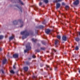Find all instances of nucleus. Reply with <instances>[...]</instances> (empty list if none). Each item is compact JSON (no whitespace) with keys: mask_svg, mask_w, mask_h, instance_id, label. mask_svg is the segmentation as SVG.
Segmentation results:
<instances>
[{"mask_svg":"<svg viewBox=\"0 0 80 80\" xmlns=\"http://www.w3.org/2000/svg\"><path fill=\"white\" fill-rule=\"evenodd\" d=\"M62 5H65V3L62 2Z\"/></svg>","mask_w":80,"mask_h":80,"instance_id":"obj_40","label":"nucleus"},{"mask_svg":"<svg viewBox=\"0 0 80 80\" xmlns=\"http://www.w3.org/2000/svg\"><path fill=\"white\" fill-rule=\"evenodd\" d=\"M13 23L14 25H17V23H18V21L17 20H15L13 22Z\"/></svg>","mask_w":80,"mask_h":80,"instance_id":"obj_15","label":"nucleus"},{"mask_svg":"<svg viewBox=\"0 0 80 80\" xmlns=\"http://www.w3.org/2000/svg\"><path fill=\"white\" fill-rule=\"evenodd\" d=\"M10 73H13L14 74L15 73V72H14V71H13V70H12L10 71Z\"/></svg>","mask_w":80,"mask_h":80,"instance_id":"obj_27","label":"nucleus"},{"mask_svg":"<svg viewBox=\"0 0 80 80\" xmlns=\"http://www.w3.org/2000/svg\"><path fill=\"white\" fill-rule=\"evenodd\" d=\"M14 38V36H11L9 38V40H12Z\"/></svg>","mask_w":80,"mask_h":80,"instance_id":"obj_25","label":"nucleus"},{"mask_svg":"<svg viewBox=\"0 0 80 80\" xmlns=\"http://www.w3.org/2000/svg\"><path fill=\"white\" fill-rule=\"evenodd\" d=\"M1 33V32H0V33Z\"/></svg>","mask_w":80,"mask_h":80,"instance_id":"obj_51","label":"nucleus"},{"mask_svg":"<svg viewBox=\"0 0 80 80\" xmlns=\"http://www.w3.org/2000/svg\"><path fill=\"white\" fill-rule=\"evenodd\" d=\"M63 0H54L53 2H56L57 3V2H62Z\"/></svg>","mask_w":80,"mask_h":80,"instance_id":"obj_14","label":"nucleus"},{"mask_svg":"<svg viewBox=\"0 0 80 80\" xmlns=\"http://www.w3.org/2000/svg\"><path fill=\"white\" fill-rule=\"evenodd\" d=\"M42 5V2H40L39 3V6H41Z\"/></svg>","mask_w":80,"mask_h":80,"instance_id":"obj_33","label":"nucleus"},{"mask_svg":"<svg viewBox=\"0 0 80 80\" xmlns=\"http://www.w3.org/2000/svg\"><path fill=\"white\" fill-rule=\"evenodd\" d=\"M41 50H45V48H41Z\"/></svg>","mask_w":80,"mask_h":80,"instance_id":"obj_31","label":"nucleus"},{"mask_svg":"<svg viewBox=\"0 0 80 80\" xmlns=\"http://www.w3.org/2000/svg\"><path fill=\"white\" fill-rule=\"evenodd\" d=\"M13 68L14 69H15V68H16L15 67V65L14 64V65L13 66Z\"/></svg>","mask_w":80,"mask_h":80,"instance_id":"obj_34","label":"nucleus"},{"mask_svg":"<svg viewBox=\"0 0 80 80\" xmlns=\"http://www.w3.org/2000/svg\"><path fill=\"white\" fill-rule=\"evenodd\" d=\"M79 49V48H78V47L76 46L75 48V50H78Z\"/></svg>","mask_w":80,"mask_h":80,"instance_id":"obj_29","label":"nucleus"},{"mask_svg":"<svg viewBox=\"0 0 80 80\" xmlns=\"http://www.w3.org/2000/svg\"><path fill=\"white\" fill-rule=\"evenodd\" d=\"M32 57L33 58H35V55H33Z\"/></svg>","mask_w":80,"mask_h":80,"instance_id":"obj_38","label":"nucleus"},{"mask_svg":"<svg viewBox=\"0 0 80 80\" xmlns=\"http://www.w3.org/2000/svg\"><path fill=\"white\" fill-rule=\"evenodd\" d=\"M58 40H56L55 41V45H57V43H58Z\"/></svg>","mask_w":80,"mask_h":80,"instance_id":"obj_20","label":"nucleus"},{"mask_svg":"<svg viewBox=\"0 0 80 80\" xmlns=\"http://www.w3.org/2000/svg\"><path fill=\"white\" fill-rule=\"evenodd\" d=\"M65 8L67 10H68V9L69 8V6H65Z\"/></svg>","mask_w":80,"mask_h":80,"instance_id":"obj_22","label":"nucleus"},{"mask_svg":"<svg viewBox=\"0 0 80 80\" xmlns=\"http://www.w3.org/2000/svg\"><path fill=\"white\" fill-rule=\"evenodd\" d=\"M29 63H30L28 62H26V64H27V65H29Z\"/></svg>","mask_w":80,"mask_h":80,"instance_id":"obj_39","label":"nucleus"},{"mask_svg":"<svg viewBox=\"0 0 80 80\" xmlns=\"http://www.w3.org/2000/svg\"><path fill=\"white\" fill-rule=\"evenodd\" d=\"M26 48L27 49L25 50H24L25 53H26L27 52H28V50H30L31 48V47L30 46V45H29L28 46H26Z\"/></svg>","mask_w":80,"mask_h":80,"instance_id":"obj_2","label":"nucleus"},{"mask_svg":"<svg viewBox=\"0 0 80 80\" xmlns=\"http://www.w3.org/2000/svg\"><path fill=\"white\" fill-rule=\"evenodd\" d=\"M62 15H63V16L65 18V14H62Z\"/></svg>","mask_w":80,"mask_h":80,"instance_id":"obj_36","label":"nucleus"},{"mask_svg":"<svg viewBox=\"0 0 80 80\" xmlns=\"http://www.w3.org/2000/svg\"><path fill=\"white\" fill-rule=\"evenodd\" d=\"M32 40L33 42L34 43H36V42L37 41V40L36 39H34V38H33L32 39Z\"/></svg>","mask_w":80,"mask_h":80,"instance_id":"obj_16","label":"nucleus"},{"mask_svg":"<svg viewBox=\"0 0 80 80\" xmlns=\"http://www.w3.org/2000/svg\"><path fill=\"white\" fill-rule=\"evenodd\" d=\"M73 4L75 5H78V4H79V0H76V1L74 2H73Z\"/></svg>","mask_w":80,"mask_h":80,"instance_id":"obj_5","label":"nucleus"},{"mask_svg":"<svg viewBox=\"0 0 80 80\" xmlns=\"http://www.w3.org/2000/svg\"><path fill=\"white\" fill-rule=\"evenodd\" d=\"M57 37L58 39L60 40V38H61V36H57Z\"/></svg>","mask_w":80,"mask_h":80,"instance_id":"obj_26","label":"nucleus"},{"mask_svg":"<svg viewBox=\"0 0 80 80\" xmlns=\"http://www.w3.org/2000/svg\"><path fill=\"white\" fill-rule=\"evenodd\" d=\"M33 7L34 8V10H38V8L36 4L34 5Z\"/></svg>","mask_w":80,"mask_h":80,"instance_id":"obj_13","label":"nucleus"},{"mask_svg":"<svg viewBox=\"0 0 80 80\" xmlns=\"http://www.w3.org/2000/svg\"><path fill=\"white\" fill-rule=\"evenodd\" d=\"M28 60H31V58H28Z\"/></svg>","mask_w":80,"mask_h":80,"instance_id":"obj_46","label":"nucleus"},{"mask_svg":"<svg viewBox=\"0 0 80 80\" xmlns=\"http://www.w3.org/2000/svg\"><path fill=\"white\" fill-rule=\"evenodd\" d=\"M32 78L33 79H35V80H36V79L37 78V76H32Z\"/></svg>","mask_w":80,"mask_h":80,"instance_id":"obj_24","label":"nucleus"},{"mask_svg":"<svg viewBox=\"0 0 80 80\" xmlns=\"http://www.w3.org/2000/svg\"><path fill=\"white\" fill-rule=\"evenodd\" d=\"M16 7H17L18 8H19V9H20L21 12H22V7L20 6H19L18 5H16Z\"/></svg>","mask_w":80,"mask_h":80,"instance_id":"obj_10","label":"nucleus"},{"mask_svg":"<svg viewBox=\"0 0 80 80\" xmlns=\"http://www.w3.org/2000/svg\"><path fill=\"white\" fill-rule=\"evenodd\" d=\"M35 51L37 52H40V50L38 49H37L35 50Z\"/></svg>","mask_w":80,"mask_h":80,"instance_id":"obj_28","label":"nucleus"},{"mask_svg":"<svg viewBox=\"0 0 80 80\" xmlns=\"http://www.w3.org/2000/svg\"><path fill=\"white\" fill-rule=\"evenodd\" d=\"M46 67H47V68H48L49 69H50V70H52V68H50V67L49 66L47 65Z\"/></svg>","mask_w":80,"mask_h":80,"instance_id":"obj_23","label":"nucleus"},{"mask_svg":"<svg viewBox=\"0 0 80 80\" xmlns=\"http://www.w3.org/2000/svg\"><path fill=\"white\" fill-rule=\"evenodd\" d=\"M66 64L67 65H69V64H67V62H66Z\"/></svg>","mask_w":80,"mask_h":80,"instance_id":"obj_47","label":"nucleus"},{"mask_svg":"<svg viewBox=\"0 0 80 80\" xmlns=\"http://www.w3.org/2000/svg\"><path fill=\"white\" fill-rule=\"evenodd\" d=\"M0 72H1L2 73H4V71L2 70H1Z\"/></svg>","mask_w":80,"mask_h":80,"instance_id":"obj_35","label":"nucleus"},{"mask_svg":"<svg viewBox=\"0 0 80 80\" xmlns=\"http://www.w3.org/2000/svg\"><path fill=\"white\" fill-rule=\"evenodd\" d=\"M75 40L77 41V42H79L80 41V39L79 38H75Z\"/></svg>","mask_w":80,"mask_h":80,"instance_id":"obj_21","label":"nucleus"},{"mask_svg":"<svg viewBox=\"0 0 80 80\" xmlns=\"http://www.w3.org/2000/svg\"><path fill=\"white\" fill-rule=\"evenodd\" d=\"M62 39L64 41H67V37L63 36L62 37Z\"/></svg>","mask_w":80,"mask_h":80,"instance_id":"obj_8","label":"nucleus"},{"mask_svg":"<svg viewBox=\"0 0 80 80\" xmlns=\"http://www.w3.org/2000/svg\"><path fill=\"white\" fill-rule=\"evenodd\" d=\"M50 32V30L49 29H47L46 30L45 33H46L47 34H48V33H49Z\"/></svg>","mask_w":80,"mask_h":80,"instance_id":"obj_7","label":"nucleus"},{"mask_svg":"<svg viewBox=\"0 0 80 80\" xmlns=\"http://www.w3.org/2000/svg\"><path fill=\"white\" fill-rule=\"evenodd\" d=\"M43 2L45 3H48V0H43Z\"/></svg>","mask_w":80,"mask_h":80,"instance_id":"obj_19","label":"nucleus"},{"mask_svg":"<svg viewBox=\"0 0 80 80\" xmlns=\"http://www.w3.org/2000/svg\"><path fill=\"white\" fill-rule=\"evenodd\" d=\"M42 43L43 45H46V42H42Z\"/></svg>","mask_w":80,"mask_h":80,"instance_id":"obj_32","label":"nucleus"},{"mask_svg":"<svg viewBox=\"0 0 80 80\" xmlns=\"http://www.w3.org/2000/svg\"><path fill=\"white\" fill-rule=\"evenodd\" d=\"M7 56L8 57H9V55H7Z\"/></svg>","mask_w":80,"mask_h":80,"instance_id":"obj_49","label":"nucleus"},{"mask_svg":"<svg viewBox=\"0 0 80 80\" xmlns=\"http://www.w3.org/2000/svg\"><path fill=\"white\" fill-rule=\"evenodd\" d=\"M53 63V64H54V67L55 68V70L57 71V65L56 64H58L59 62H54Z\"/></svg>","mask_w":80,"mask_h":80,"instance_id":"obj_3","label":"nucleus"},{"mask_svg":"<svg viewBox=\"0 0 80 80\" xmlns=\"http://www.w3.org/2000/svg\"><path fill=\"white\" fill-rule=\"evenodd\" d=\"M43 64L41 65V67H43Z\"/></svg>","mask_w":80,"mask_h":80,"instance_id":"obj_43","label":"nucleus"},{"mask_svg":"<svg viewBox=\"0 0 80 80\" xmlns=\"http://www.w3.org/2000/svg\"><path fill=\"white\" fill-rule=\"evenodd\" d=\"M35 33H38V30H37L36 32V31Z\"/></svg>","mask_w":80,"mask_h":80,"instance_id":"obj_41","label":"nucleus"},{"mask_svg":"<svg viewBox=\"0 0 80 80\" xmlns=\"http://www.w3.org/2000/svg\"><path fill=\"white\" fill-rule=\"evenodd\" d=\"M46 23L45 21H44L42 22V24H43L44 25H45Z\"/></svg>","mask_w":80,"mask_h":80,"instance_id":"obj_37","label":"nucleus"},{"mask_svg":"<svg viewBox=\"0 0 80 80\" xmlns=\"http://www.w3.org/2000/svg\"><path fill=\"white\" fill-rule=\"evenodd\" d=\"M66 15H67V14H66Z\"/></svg>","mask_w":80,"mask_h":80,"instance_id":"obj_52","label":"nucleus"},{"mask_svg":"<svg viewBox=\"0 0 80 80\" xmlns=\"http://www.w3.org/2000/svg\"><path fill=\"white\" fill-rule=\"evenodd\" d=\"M46 69L47 70V68H46Z\"/></svg>","mask_w":80,"mask_h":80,"instance_id":"obj_50","label":"nucleus"},{"mask_svg":"<svg viewBox=\"0 0 80 80\" xmlns=\"http://www.w3.org/2000/svg\"><path fill=\"white\" fill-rule=\"evenodd\" d=\"M18 54H14L13 55V57L15 58H18Z\"/></svg>","mask_w":80,"mask_h":80,"instance_id":"obj_6","label":"nucleus"},{"mask_svg":"<svg viewBox=\"0 0 80 80\" xmlns=\"http://www.w3.org/2000/svg\"><path fill=\"white\" fill-rule=\"evenodd\" d=\"M7 62V60L6 59H4L2 61V64H4Z\"/></svg>","mask_w":80,"mask_h":80,"instance_id":"obj_17","label":"nucleus"},{"mask_svg":"<svg viewBox=\"0 0 80 80\" xmlns=\"http://www.w3.org/2000/svg\"><path fill=\"white\" fill-rule=\"evenodd\" d=\"M1 51H2V49L0 48V52H1Z\"/></svg>","mask_w":80,"mask_h":80,"instance_id":"obj_45","label":"nucleus"},{"mask_svg":"<svg viewBox=\"0 0 80 80\" xmlns=\"http://www.w3.org/2000/svg\"><path fill=\"white\" fill-rule=\"evenodd\" d=\"M18 22L21 23V25L20 26V28H22L23 26V22L22 21V20L21 19H19L18 20Z\"/></svg>","mask_w":80,"mask_h":80,"instance_id":"obj_4","label":"nucleus"},{"mask_svg":"<svg viewBox=\"0 0 80 80\" xmlns=\"http://www.w3.org/2000/svg\"><path fill=\"white\" fill-rule=\"evenodd\" d=\"M23 68L24 70H25V71H26V72L28 71V67H24Z\"/></svg>","mask_w":80,"mask_h":80,"instance_id":"obj_12","label":"nucleus"},{"mask_svg":"<svg viewBox=\"0 0 80 80\" xmlns=\"http://www.w3.org/2000/svg\"><path fill=\"white\" fill-rule=\"evenodd\" d=\"M21 35H25L24 36H23L22 37V39L23 40V39L26 38H27V37H28V36L29 35H30V33L28 32V31H27V30H25L23 32H21Z\"/></svg>","mask_w":80,"mask_h":80,"instance_id":"obj_1","label":"nucleus"},{"mask_svg":"<svg viewBox=\"0 0 80 80\" xmlns=\"http://www.w3.org/2000/svg\"><path fill=\"white\" fill-rule=\"evenodd\" d=\"M79 35H80V32H79Z\"/></svg>","mask_w":80,"mask_h":80,"instance_id":"obj_48","label":"nucleus"},{"mask_svg":"<svg viewBox=\"0 0 80 80\" xmlns=\"http://www.w3.org/2000/svg\"><path fill=\"white\" fill-rule=\"evenodd\" d=\"M60 4L59 3H57L56 4V9H58V8H60Z\"/></svg>","mask_w":80,"mask_h":80,"instance_id":"obj_9","label":"nucleus"},{"mask_svg":"<svg viewBox=\"0 0 80 80\" xmlns=\"http://www.w3.org/2000/svg\"><path fill=\"white\" fill-rule=\"evenodd\" d=\"M54 51L55 52H57V50H56L55 49H54Z\"/></svg>","mask_w":80,"mask_h":80,"instance_id":"obj_42","label":"nucleus"},{"mask_svg":"<svg viewBox=\"0 0 80 80\" xmlns=\"http://www.w3.org/2000/svg\"><path fill=\"white\" fill-rule=\"evenodd\" d=\"M3 38V36H0V40L2 39Z\"/></svg>","mask_w":80,"mask_h":80,"instance_id":"obj_30","label":"nucleus"},{"mask_svg":"<svg viewBox=\"0 0 80 80\" xmlns=\"http://www.w3.org/2000/svg\"><path fill=\"white\" fill-rule=\"evenodd\" d=\"M38 46H40V44H38Z\"/></svg>","mask_w":80,"mask_h":80,"instance_id":"obj_44","label":"nucleus"},{"mask_svg":"<svg viewBox=\"0 0 80 80\" xmlns=\"http://www.w3.org/2000/svg\"><path fill=\"white\" fill-rule=\"evenodd\" d=\"M18 2L21 3V5H23V3L22 2V1L21 0H18Z\"/></svg>","mask_w":80,"mask_h":80,"instance_id":"obj_18","label":"nucleus"},{"mask_svg":"<svg viewBox=\"0 0 80 80\" xmlns=\"http://www.w3.org/2000/svg\"><path fill=\"white\" fill-rule=\"evenodd\" d=\"M44 27L43 26L40 25L36 27V28H43Z\"/></svg>","mask_w":80,"mask_h":80,"instance_id":"obj_11","label":"nucleus"}]
</instances>
